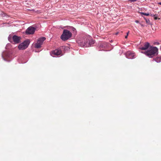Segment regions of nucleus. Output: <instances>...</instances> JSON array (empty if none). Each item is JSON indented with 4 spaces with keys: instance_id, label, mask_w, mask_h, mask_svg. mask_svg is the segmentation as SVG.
I'll list each match as a JSON object with an SVG mask.
<instances>
[{
    "instance_id": "1",
    "label": "nucleus",
    "mask_w": 161,
    "mask_h": 161,
    "mask_svg": "<svg viewBox=\"0 0 161 161\" xmlns=\"http://www.w3.org/2000/svg\"><path fill=\"white\" fill-rule=\"evenodd\" d=\"M77 42L78 45L81 47H88L94 44V41L91 40V37L88 35L84 36L81 40H78Z\"/></svg>"
},
{
    "instance_id": "2",
    "label": "nucleus",
    "mask_w": 161,
    "mask_h": 161,
    "mask_svg": "<svg viewBox=\"0 0 161 161\" xmlns=\"http://www.w3.org/2000/svg\"><path fill=\"white\" fill-rule=\"evenodd\" d=\"M145 54L149 58H152L158 53V49L156 47H150L148 50L144 52Z\"/></svg>"
},
{
    "instance_id": "3",
    "label": "nucleus",
    "mask_w": 161,
    "mask_h": 161,
    "mask_svg": "<svg viewBox=\"0 0 161 161\" xmlns=\"http://www.w3.org/2000/svg\"><path fill=\"white\" fill-rule=\"evenodd\" d=\"M72 34L69 31L64 30L61 35V38L62 40L65 41L71 37Z\"/></svg>"
},
{
    "instance_id": "4",
    "label": "nucleus",
    "mask_w": 161,
    "mask_h": 161,
    "mask_svg": "<svg viewBox=\"0 0 161 161\" xmlns=\"http://www.w3.org/2000/svg\"><path fill=\"white\" fill-rule=\"evenodd\" d=\"M8 40L11 43H14L15 44L19 42L20 40V37L16 35H9L8 37Z\"/></svg>"
},
{
    "instance_id": "5",
    "label": "nucleus",
    "mask_w": 161,
    "mask_h": 161,
    "mask_svg": "<svg viewBox=\"0 0 161 161\" xmlns=\"http://www.w3.org/2000/svg\"><path fill=\"white\" fill-rule=\"evenodd\" d=\"M30 41L29 39H26L22 43H21V49H25L30 44Z\"/></svg>"
},
{
    "instance_id": "6",
    "label": "nucleus",
    "mask_w": 161,
    "mask_h": 161,
    "mask_svg": "<svg viewBox=\"0 0 161 161\" xmlns=\"http://www.w3.org/2000/svg\"><path fill=\"white\" fill-rule=\"evenodd\" d=\"M46 39L45 37H42L40 38L38 40L37 43L35 44V47L39 48L41 47V45H42V43Z\"/></svg>"
},
{
    "instance_id": "7",
    "label": "nucleus",
    "mask_w": 161,
    "mask_h": 161,
    "mask_svg": "<svg viewBox=\"0 0 161 161\" xmlns=\"http://www.w3.org/2000/svg\"><path fill=\"white\" fill-rule=\"evenodd\" d=\"M11 55L10 52L5 51L3 53L2 56L5 60H8L7 58H9Z\"/></svg>"
},
{
    "instance_id": "8",
    "label": "nucleus",
    "mask_w": 161,
    "mask_h": 161,
    "mask_svg": "<svg viewBox=\"0 0 161 161\" xmlns=\"http://www.w3.org/2000/svg\"><path fill=\"white\" fill-rule=\"evenodd\" d=\"M62 53V51L60 49H56L55 50L51 52V55L54 57L55 55L58 56L61 55Z\"/></svg>"
},
{
    "instance_id": "9",
    "label": "nucleus",
    "mask_w": 161,
    "mask_h": 161,
    "mask_svg": "<svg viewBox=\"0 0 161 161\" xmlns=\"http://www.w3.org/2000/svg\"><path fill=\"white\" fill-rule=\"evenodd\" d=\"M36 29L32 26L29 27L26 31V34H32L34 33Z\"/></svg>"
},
{
    "instance_id": "10",
    "label": "nucleus",
    "mask_w": 161,
    "mask_h": 161,
    "mask_svg": "<svg viewBox=\"0 0 161 161\" xmlns=\"http://www.w3.org/2000/svg\"><path fill=\"white\" fill-rule=\"evenodd\" d=\"M126 56L128 58L132 59L135 57V54L130 52H128L126 53Z\"/></svg>"
},
{
    "instance_id": "11",
    "label": "nucleus",
    "mask_w": 161,
    "mask_h": 161,
    "mask_svg": "<svg viewBox=\"0 0 161 161\" xmlns=\"http://www.w3.org/2000/svg\"><path fill=\"white\" fill-rule=\"evenodd\" d=\"M149 46V43L147 42L144 44V46L140 48V49L142 50H145L148 48Z\"/></svg>"
},
{
    "instance_id": "12",
    "label": "nucleus",
    "mask_w": 161,
    "mask_h": 161,
    "mask_svg": "<svg viewBox=\"0 0 161 161\" xmlns=\"http://www.w3.org/2000/svg\"><path fill=\"white\" fill-rule=\"evenodd\" d=\"M154 60L157 63H159L161 61V58L160 57H157L154 59Z\"/></svg>"
},
{
    "instance_id": "13",
    "label": "nucleus",
    "mask_w": 161,
    "mask_h": 161,
    "mask_svg": "<svg viewBox=\"0 0 161 161\" xmlns=\"http://www.w3.org/2000/svg\"><path fill=\"white\" fill-rule=\"evenodd\" d=\"M153 17H154V19L155 20H157V19H159L160 18H158L157 17V16H156V15H153Z\"/></svg>"
},
{
    "instance_id": "14",
    "label": "nucleus",
    "mask_w": 161,
    "mask_h": 161,
    "mask_svg": "<svg viewBox=\"0 0 161 161\" xmlns=\"http://www.w3.org/2000/svg\"><path fill=\"white\" fill-rule=\"evenodd\" d=\"M141 14L145 16H149V13H142Z\"/></svg>"
},
{
    "instance_id": "15",
    "label": "nucleus",
    "mask_w": 161,
    "mask_h": 161,
    "mask_svg": "<svg viewBox=\"0 0 161 161\" xmlns=\"http://www.w3.org/2000/svg\"><path fill=\"white\" fill-rule=\"evenodd\" d=\"M159 43L158 42H155L154 43V44L155 45H159Z\"/></svg>"
},
{
    "instance_id": "16",
    "label": "nucleus",
    "mask_w": 161,
    "mask_h": 161,
    "mask_svg": "<svg viewBox=\"0 0 161 161\" xmlns=\"http://www.w3.org/2000/svg\"><path fill=\"white\" fill-rule=\"evenodd\" d=\"M129 32V31H128L127 33V35L125 37V38H127V36H128V33Z\"/></svg>"
},
{
    "instance_id": "17",
    "label": "nucleus",
    "mask_w": 161,
    "mask_h": 161,
    "mask_svg": "<svg viewBox=\"0 0 161 161\" xmlns=\"http://www.w3.org/2000/svg\"><path fill=\"white\" fill-rule=\"evenodd\" d=\"M146 21L147 23H149V22H150V21H149V20H147V19H146Z\"/></svg>"
},
{
    "instance_id": "18",
    "label": "nucleus",
    "mask_w": 161,
    "mask_h": 161,
    "mask_svg": "<svg viewBox=\"0 0 161 161\" xmlns=\"http://www.w3.org/2000/svg\"><path fill=\"white\" fill-rule=\"evenodd\" d=\"M18 47L19 49H20V45H19Z\"/></svg>"
},
{
    "instance_id": "19",
    "label": "nucleus",
    "mask_w": 161,
    "mask_h": 161,
    "mask_svg": "<svg viewBox=\"0 0 161 161\" xmlns=\"http://www.w3.org/2000/svg\"><path fill=\"white\" fill-rule=\"evenodd\" d=\"M136 1V0H130V1H132V2L135 1Z\"/></svg>"
},
{
    "instance_id": "20",
    "label": "nucleus",
    "mask_w": 161,
    "mask_h": 161,
    "mask_svg": "<svg viewBox=\"0 0 161 161\" xmlns=\"http://www.w3.org/2000/svg\"><path fill=\"white\" fill-rule=\"evenodd\" d=\"M72 30L73 31H74V30H75V29L74 28H72Z\"/></svg>"
},
{
    "instance_id": "21",
    "label": "nucleus",
    "mask_w": 161,
    "mask_h": 161,
    "mask_svg": "<svg viewBox=\"0 0 161 161\" xmlns=\"http://www.w3.org/2000/svg\"><path fill=\"white\" fill-rule=\"evenodd\" d=\"M21 24H22V25H24V24H25L23 22V23H21Z\"/></svg>"
},
{
    "instance_id": "22",
    "label": "nucleus",
    "mask_w": 161,
    "mask_h": 161,
    "mask_svg": "<svg viewBox=\"0 0 161 161\" xmlns=\"http://www.w3.org/2000/svg\"><path fill=\"white\" fill-rule=\"evenodd\" d=\"M136 23H139V21H138V20H136Z\"/></svg>"
},
{
    "instance_id": "23",
    "label": "nucleus",
    "mask_w": 161,
    "mask_h": 161,
    "mask_svg": "<svg viewBox=\"0 0 161 161\" xmlns=\"http://www.w3.org/2000/svg\"><path fill=\"white\" fill-rule=\"evenodd\" d=\"M158 4L161 5V2L158 3Z\"/></svg>"
},
{
    "instance_id": "24",
    "label": "nucleus",
    "mask_w": 161,
    "mask_h": 161,
    "mask_svg": "<svg viewBox=\"0 0 161 161\" xmlns=\"http://www.w3.org/2000/svg\"><path fill=\"white\" fill-rule=\"evenodd\" d=\"M160 50H161V47H160Z\"/></svg>"
}]
</instances>
